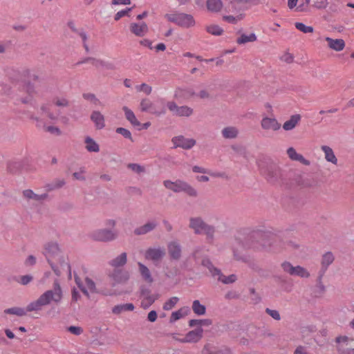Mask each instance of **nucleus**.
I'll use <instances>...</instances> for the list:
<instances>
[{"mask_svg": "<svg viewBox=\"0 0 354 354\" xmlns=\"http://www.w3.org/2000/svg\"><path fill=\"white\" fill-rule=\"evenodd\" d=\"M237 243L243 249L259 250L260 247L279 252L286 248V243L280 237L265 229L250 230L243 240L236 239Z\"/></svg>", "mask_w": 354, "mask_h": 354, "instance_id": "nucleus-1", "label": "nucleus"}, {"mask_svg": "<svg viewBox=\"0 0 354 354\" xmlns=\"http://www.w3.org/2000/svg\"><path fill=\"white\" fill-rule=\"evenodd\" d=\"M62 297V290L58 281L55 280L53 283V288L46 290L41 295L37 300L30 303L26 306V310L19 307H12L6 309L4 313L6 314L22 317L26 315L27 312L39 311L41 310L42 306L48 305L51 301L58 304L61 301Z\"/></svg>", "mask_w": 354, "mask_h": 354, "instance_id": "nucleus-2", "label": "nucleus"}, {"mask_svg": "<svg viewBox=\"0 0 354 354\" xmlns=\"http://www.w3.org/2000/svg\"><path fill=\"white\" fill-rule=\"evenodd\" d=\"M317 181L312 177L301 174L299 171L286 168L282 178V185L288 188L299 186L301 187H313Z\"/></svg>", "mask_w": 354, "mask_h": 354, "instance_id": "nucleus-3", "label": "nucleus"}, {"mask_svg": "<svg viewBox=\"0 0 354 354\" xmlns=\"http://www.w3.org/2000/svg\"><path fill=\"white\" fill-rule=\"evenodd\" d=\"M44 254L45 255L52 270L57 276L61 275V271L58 267L52 261V259H56L62 268L66 266L71 274V266L68 263L65 262L64 257L62 254V252L59 245L55 242L48 243L45 245Z\"/></svg>", "mask_w": 354, "mask_h": 354, "instance_id": "nucleus-4", "label": "nucleus"}, {"mask_svg": "<svg viewBox=\"0 0 354 354\" xmlns=\"http://www.w3.org/2000/svg\"><path fill=\"white\" fill-rule=\"evenodd\" d=\"M261 174L270 184L282 185V178L286 168H281L279 165L271 160H268L259 164Z\"/></svg>", "mask_w": 354, "mask_h": 354, "instance_id": "nucleus-5", "label": "nucleus"}, {"mask_svg": "<svg viewBox=\"0 0 354 354\" xmlns=\"http://www.w3.org/2000/svg\"><path fill=\"white\" fill-rule=\"evenodd\" d=\"M35 93L34 84L31 82L27 81L15 91L12 98L17 102H20L22 104H27L32 102Z\"/></svg>", "mask_w": 354, "mask_h": 354, "instance_id": "nucleus-6", "label": "nucleus"}, {"mask_svg": "<svg viewBox=\"0 0 354 354\" xmlns=\"http://www.w3.org/2000/svg\"><path fill=\"white\" fill-rule=\"evenodd\" d=\"M189 227L194 230L196 234L204 233L208 240L214 239L215 227L206 223L201 217L190 218Z\"/></svg>", "mask_w": 354, "mask_h": 354, "instance_id": "nucleus-7", "label": "nucleus"}, {"mask_svg": "<svg viewBox=\"0 0 354 354\" xmlns=\"http://www.w3.org/2000/svg\"><path fill=\"white\" fill-rule=\"evenodd\" d=\"M163 184L166 188L174 192H183L192 197H196L198 196L197 191L185 181L177 180L175 182H172L169 180H166L163 182Z\"/></svg>", "mask_w": 354, "mask_h": 354, "instance_id": "nucleus-8", "label": "nucleus"}, {"mask_svg": "<svg viewBox=\"0 0 354 354\" xmlns=\"http://www.w3.org/2000/svg\"><path fill=\"white\" fill-rule=\"evenodd\" d=\"M159 105L153 104L149 99L144 98L140 104V111L142 112H149L156 116H160L166 113L165 102L164 99H160L158 101Z\"/></svg>", "mask_w": 354, "mask_h": 354, "instance_id": "nucleus-9", "label": "nucleus"}, {"mask_svg": "<svg viewBox=\"0 0 354 354\" xmlns=\"http://www.w3.org/2000/svg\"><path fill=\"white\" fill-rule=\"evenodd\" d=\"M88 236L94 241L107 243L117 239L118 232L107 228H102L91 232Z\"/></svg>", "mask_w": 354, "mask_h": 354, "instance_id": "nucleus-10", "label": "nucleus"}, {"mask_svg": "<svg viewBox=\"0 0 354 354\" xmlns=\"http://www.w3.org/2000/svg\"><path fill=\"white\" fill-rule=\"evenodd\" d=\"M165 17L170 22H173L183 28H190L195 25V20L192 15L185 13L166 14Z\"/></svg>", "mask_w": 354, "mask_h": 354, "instance_id": "nucleus-11", "label": "nucleus"}, {"mask_svg": "<svg viewBox=\"0 0 354 354\" xmlns=\"http://www.w3.org/2000/svg\"><path fill=\"white\" fill-rule=\"evenodd\" d=\"M108 276L113 281L112 286H115L116 284H124L130 278L129 272L124 269H113Z\"/></svg>", "mask_w": 354, "mask_h": 354, "instance_id": "nucleus-12", "label": "nucleus"}, {"mask_svg": "<svg viewBox=\"0 0 354 354\" xmlns=\"http://www.w3.org/2000/svg\"><path fill=\"white\" fill-rule=\"evenodd\" d=\"M167 108L174 115L179 117L191 115L193 113L192 109L187 106H178L174 102H167L166 104Z\"/></svg>", "mask_w": 354, "mask_h": 354, "instance_id": "nucleus-13", "label": "nucleus"}, {"mask_svg": "<svg viewBox=\"0 0 354 354\" xmlns=\"http://www.w3.org/2000/svg\"><path fill=\"white\" fill-rule=\"evenodd\" d=\"M172 142L174 148L180 147L183 149H190L196 143L193 138H186L183 136H178L172 138Z\"/></svg>", "mask_w": 354, "mask_h": 354, "instance_id": "nucleus-14", "label": "nucleus"}, {"mask_svg": "<svg viewBox=\"0 0 354 354\" xmlns=\"http://www.w3.org/2000/svg\"><path fill=\"white\" fill-rule=\"evenodd\" d=\"M203 329L201 327L188 332L185 337L183 339H178V340L182 343L187 342H198L203 337Z\"/></svg>", "mask_w": 354, "mask_h": 354, "instance_id": "nucleus-15", "label": "nucleus"}, {"mask_svg": "<svg viewBox=\"0 0 354 354\" xmlns=\"http://www.w3.org/2000/svg\"><path fill=\"white\" fill-rule=\"evenodd\" d=\"M165 255V250L163 248H148L145 252V258L153 261L161 260Z\"/></svg>", "mask_w": 354, "mask_h": 354, "instance_id": "nucleus-16", "label": "nucleus"}, {"mask_svg": "<svg viewBox=\"0 0 354 354\" xmlns=\"http://www.w3.org/2000/svg\"><path fill=\"white\" fill-rule=\"evenodd\" d=\"M90 119L94 123L95 127L97 130L102 129L106 126L105 118L99 111H92Z\"/></svg>", "mask_w": 354, "mask_h": 354, "instance_id": "nucleus-17", "label": "nucleus"}, {"mask_svg": "<svg viewBox=\"0 0 354 354\" xmlns=\"http://www.w3.org/2000/svg\"><path fill=\"white\" fill-rule=\"evenodd\" d=\"M181 246L176 241H172L168 245V253L171 259L178 261L181 257Z\"/></svg>", "mask_w": 354, "mask_h": 354, "instance_id": "nucleus-18", "label": "nucleus"}, {"mask_svg": "<svg viewBox=\"0 0 354 354\" xmlns=\"http://www.w3.org/2000/svg\"><path fill=\"white\" fill-rule=\"evenodd\" d=\"M158 223L156 221H148L145 225L140 226L138 227H136L133 230L134 234L137 236L144 235L146 234L151 231H153L156 227H157Z\"/></svg>", "mask_w": 354, "mask_h": 354, "instance_id": "nucleus-19", "label": "nucleus"}, {"mask_svg": "<svg viewBox=\"0 0 354 354\" xmlns=\"http://www.w3.org/2000/svg\"><path fill=\"white\" fill-rule=\"evenodd\" d=\"M261 126L264 130L272 129L273 131H277L281 127V124L275 118L268 117H265L262 119Z\"/></svg>", "mask_w": 354, "mask_h": 354, "instance_id": "nucleus-20", "label": "nucleus"}, {"mask_svg": "<svg viewBox=\"0 0 354 354\" xmlns=\"http://www.w3.org/2000/svg\"><path fill=\"white\" fill-rule=\"evenodd\" d=\"M130 30L138 37H142L148 31V27L145 22L141 24L132 23L130 25Z\"/></svg>", "mask_w": 354, "mask_h": 354, "instance_id": "nucleus-21", "label": "nucleus"}, {"mask_svg": "<svg viewBox=\"0 0 354 354\" xmlns=\"http://www.w3.org/2000/svg\"><path fill=\"white\" fill-rule=\"evenodd\" d=\"M127 262V252H122L115 258L109 262V264L114 269H121L120 268L126 265Z\"/></svg>", "mask_w": 354, "mask_h": 354, "instance_id": "nucleus-22", "label": "nucleus"}, {"mask_svg": "<svg viewBox=\"0 0 354 354\" xmlns=\"http://www.w3.org/2000/svg\"><path fill=\"white\" fill-rule=\"evenodd\" d=\"M287 154L292 160L299 161L306 166H308L310 164V161L306 160L301 154L297 153L293 147H289L287 149Z\"/></svg>", "mask_w": 354, "mask_h": 354, "instance_id": "nucleus-23", "label": "nucleus"}, {"mask_svg": "<svg viewBox=\"0 0 354 354\" xmlns=\"http://www.w3.org/2000/svg\"><path fill=\"white\" fill-rule=\"evenodd\" d=\"M325 40L327 41L328 47L335 51H340L345 47V42L342 39H332L327 37Z\"/></svg>", "mask_w": 354, "mask_h": 354, "instance_id": "nucleus-24", "label": "nucleus"}, {"mask_svg": "<svg viewBox=\"0 0 354 354\" xmlns=\"http://www.w3.org/2000/svg\"><path fill=\"white\" fill-rule=\"evenodd\" d=\"M203 352L205 354H231V351L229 348H217L209 344L205 345Z\"/></svg>", "mask_w": 354, "mask_h": 354, "instance_id": "nucleus-25", "label": "nucleus"}, {"mask_svg": "<svg viewBox=\"0 0 354 354\" xmlns=\"http://www.w3.org/2000/svg\"><path fill=\"white\" fill-rule=\"evenodd\" d=\"M243 250H245L241 248L239 244L237 247H233L232 252L234 260L243 263L248 261L249 256L245 254Z\"/></svg>", "mask_w": 354, "mask_h": 354, "instance_id": "nucleus-26", "label": "nucleus"}, {"mask_svg": "<svg viewBox=\"0 0 354 354\" xmlns=\"http://www.w3.org/2000/svg\"><path fill=\"white\" fill-rule=\"evenodd\" d=\"M139 272L142 276V279L148 283H152L153 279L151 274V272L149 268L143 263H138Z\"/></svg>", "mask_w": 354, "mask_h": 354, "instance_id": "nucleus-27", "label": "nucleus"}, {"mask_svg": "<svg viewBox=\"0 0 354 354\" xmlns=\"http://www.w3.org/2000/svg\"><path fill=\"white\" fill-rule=\"evenodd\" d=\"M301 120L299 114H295L290 116V119L283 124V129L286 131L293 129Z\"/></svg>", "mask_w": 354, "mask_h": 354, "instance_id": "nucleus-28", "label": "nucleus"}, {"mask_svg": "<svg viewBox=\"0 0 354 354\" xmlns=\"http://www.w3.org/2000/svg\"><path fill=\"white\" fill-rule=\"evenodd\" d=\"M201 265L207 268L213 277L217 276L218 274H221V270L214 266L211 260L207 257H204L201 261Z\"/></svg>", "mask_w": 354, "mask_h": 354, "instance_id": "nucleus-29", "label": "nucleus"}, {"mask_svg": "<svg viewBox=\"0 0 354 354\" xmlns=\"http://www.w3.org/2000/svg\"><path fill=\"white\" fill-rule=\"evenodd\" d=\"M321 149L324 151L325 154V159L328 162H330L334 165L337 164V158H336L331 147L326 145H323L321 147Z\"/></svg>", "mask_w": 354, "mask_h": 354, "instance_id": "nucleus-30", "label": "nucleus"}, {"mask_svg": "<svg viewBox=\"0 0 354 354\" xmlns=\"http://www.w3.org/2000/svg\"><path fill=\"white\" fill-rule=\"evenodd\" d=\"M222 136L225 139H234L239 135V130L235 127H225L222 131Z\"/></svg>", "mask_w": 354, "mask_h": 354, "instance_id": "nucleus-31", "label": "nucleus"}, {"mask_svg": "<svg viewBox=\"0 0 354 354\" xmlns=\"http://www.w3.org/2000/svg\"><path fill=\"white\" fill-rule=\"evenodd\" d=\"M85 148L88 152L97 153L100 151L99 145L90 136H86L84 140Z\"/></svg>", "mask_w": 354, "mask_h": 354, "instance_id": "nucleus-32", "label": "nucleus"}, {"mask_svg": "<svg viewBox=\"0 0 354 354\" xmlns=\"http://www.w3.org/2000/svg\"><path fill=\"white\" fill-rule=\"evenodd\" d=\"M334 256L332 252H327L322 256V268L320 271L326 272L328 267L334 261Z\"/></svg>", "mask_w": 354, "mask_h": 354, "instance_id": "nucleus-33", "label": "nucleus"}, {"mask_svg": "<svg viewBox=\"0 0 354 354\" xmlns=\"http://www.w3.org/2000/svg\"><path fill=\"white\" fill-rule=\"evenodd\" d=\"M122 110L124 112L125 117L128 121L134 127H139L141 123L137 120L133 112L129 109L127 106H123Z\"/></svg>", "mask_w": 354, "mask_h": 354, "instance_id": "nucleus-34", "label": "nucleus"}, {"mask_svg": "<svg viewBox=\"0 0 354 354\" xmlns=\"http://www.w3.org/2000/svg\"><path fill=\"white\" fill-rule=\"evenodd\" d=\"M65 185V180L64 179H55L51 183H47L44 186V189L46 192H52L53 190L59 189Z\"/></svg>", "mask_w": 354, "mask_h": 354, "instance_id": "nucleus-35", "label": "nucleus"}, {"mask_svg": "<svg viewBox=\"0 0 354 354\" xmlns=\"http://www.w3.org/2000/svg\"><path fill=\"white\" fill-rule=\"evenodd\" d=\"M257 37L254 33H250L249 35L242 33L240 35V37L236 39V43L240 45L245 44L248 42H254L257 41Z\"/></svg>", "mask_w": 354, "mask_h": 354, "instance_id": "nucleus-36", "label": "nucleus"}, {"mask_svg": "<svg viewBox=\"0 0 354 354\" xmlns=\"http://www.w3.org/2000/svg\"><path fill=\"white\" fill-rule=\"evenodd\" d=\"M223 6L221 0H207V8L212 12H218Z\"/></svg>", "mask_w": 354, "mask_h": 354, "instance_id": "nucleus-37", "label": "nucleus"}, {"mask_svg": "<svg viewBox=\"0 0 354 354\" xmlns=\"http://www.w3.org/2000/svg\"><path fill=\"white\" fill-rule=\"evenodd\" d=\"M133 309L134 306L133 304H125L115 306L112 309V312L114 314L118 315L123 311H131Z\"/></svg>", "mask_w": 354, "mask_h": 354, "instance_id": "nucleus-38", "label": "nucleus"}, {"mask_svg": "<svg viewBox=\"0 0 354 354\" xmlns=\"http://www.w3.org/2000/svg\"><path fill=\"white\" fill-rule=\"evenodd\" d=\"M248 266L255 272L260 276H266V271L261 268L256 262L251 261L250 257H248V261L245 262Z\"/></svg>", "mask_w": 354, "mask_h": 354, "instance_id": "nucleus-39", "label": "nucleus"}, {"mask_svg": "<svg viewBox=\"0 0 354 354\" xmlns=\"http://www.w3.org/2000/svg\"><path fill=\"white\" fill-rule=\"evenodd\" d=\"M192 310L197 315H203L206 313V307L201 304L198 300H194L193 301Z\"/></svg>", "mask_w": 354, "mask_h": 354, "instance_id": "nucleus-40", "label": "nucleus"}, {"mask_svg": "<svg viewBox=\"0 0 354 354\" xmlns=\"http://www.w3.org/2000/svg\"><path fill=\"white\" fill-rule=\"evenodd\" d=\"M217 279L219 281H221L224 284H230L235 282L237 279V277L235 274H232L229 275L228 277L225 276L223 274V273L221 272V274H217Z\"/></svg>", "mask_w": 354, "mask_h": 354, "instance_id": "nucleus-41", "label": "nucleus"}, {"mask_svg": "<svg viewBox=\"0 0 354 354\" xmlns=\"http://www.w3.org/2000/svg\"><path fill=\"white\" fill-rule=\"evenodd\" d=\"M212 324V320L210 319H191L189 322V326L190 327H194L195 326H209Z\"/></svg>", "mask_w": 354, "mask_h": 354, "instance_id": "nucleus-42", "label": "nucleus"}, {"mask_svg": "<svg viewBox=\"0 0 354 354\" xmlns=\"http://www.w3.org/2000/svg\"><path fill=\"white\" fill-rule=\"evenodd\" d=\"M293 276H297L301 278H308L310 277V273L305 268L297 266L295 268Z\"/></svg>", "mask_w": 354, "mask_h": 354, "instance_id": "nucleus-43", "label": "nucleus"}, {"mask_svg": "<svg viewBox=\"0 0 354 354\" xmlns=\"http://www.w3.org/2000/svg\"><path fill=\"white\" fill-rule=\"evenodd\" d=\"M306 4L308 5L312 1V6L317 9L325 8L327 5V0H305Z\"/></svg>", "mask_w": 354, "mask_h": 354, "instance_id": "nucleus-44", "label": "nucleus"}, {"mask_svg": "<svg viewBox=\"0 0 354 354\" xmlns=\"http://www.w3.org/2000/svg\"><path fill=\"white\" fill-rule=\"evenodd\" d=\"M206 30L211 35L219 36L223 32V30L217 25H211L206 27Z\"/></svg>", "mask_w": 354, "mask_h": 354, "instance_id": "nucleus-45", "label": "nucleus"}, {"mask_svg": "<svg viewBox=\"0 0 354 354\" xmlns=\"http://www.w3.org/2000/svg\"><path fill=\"white\" fill-rule=\"evenodd\" d=\"M325 272L324 271L319 272V275L317 279V287L319 288V293L324 294L326 291V287L323 284L322 278L324 275Z\"/></svg>", "mask_w": 354, "mask_h": 354, "instance_id": "nucleus-46", "label": "nucleus"}, {"mask_svg": "<svg viewBox=\"0 0 354 354\" xmlns=\"http://www.w3.org/2000/svg\"><path fill=\"white\" fill-rule=\"evenodd\" d=\"M297 29L300 30L304 33H312L314 31V28L313 26H306L304 24L301 22H296L295 24Z\"/></svg>", "mask_w": 354, "mask_h": 354, "instance_id": "nucleus-47", "label": "nucleus"}, {"mask_svg": "<svg viewBox=\"0 0 354 354\" xmlns=\"http://www.w3.org/2000/svg\"><path fill=\"white\" fill-rule=\"evenodd\" d=\"M127 168L138 174L145 172V167L137 163H129L127 165Z\"/></svg>", "mask_w": 354, "mask_h": 354, "instance_id": "nucleus-48", "label": "nucleus"}, {"mask_svg": "<svg viewBox=\"0 0 354 354\" xmlns=\"http://www.w3.org/2000/svg\"><path fill=\"white\" fill-rule=\"evenodd\" d=\"M195 95V93L190 89L178 88L175 93V97H190Z\"/></svg>", "mask_w": 354, "mask_h": 354, "instance_id": "nucleus-49", "label": "nucleus"}, {"mask_svg": "<svg viewBox=\"0 0 354 354\" xmlns=\"http://www.w3.org/2000/svg\"><path fill=\"white\" fill-rule=\"evenodd\" d=\"M283 272L289 274L291 276H293L295 268L292 263H290L289 261H284L281 265Z\"/></svg>", "mask_w": 354, "mask_h": 354, "instance_id": "nucleus-50", "label": "nucleus"}, {"mask_svg": "<svg viewBox=\"0 0 354 354\" xmlns=\"http://www.w3.org/2000/svg\"><path fill=\"white\" fill-rule=\"evenodd\" d=\"M179 299L177 297H171L168 301H167L163 305V309L165 310H169L177 304Z\"/></svg>", "mask_w": 354, "mask_h": 354, "instance_id": "nucleus-51", "label": "nucleus"}, {"mask_svg": "<svg viewBox=\"0 0 354 354\" xmlns=\"http://www.w3.org/2000/svg\"><path fill=\"white\" fill-rule=\"evenodd\" d=\"M53 103L55 105L59 107H67L70 105L69 100L64 97H55L53 99Z\"/></svg>", "mask_w": 354, "mask_h": 354, "instance_id": "nucleus-52", "label": "nucleus"}, {"mask_svg": "<svg viewBox=\"0 0 354 354\" xmlns=\"http://www.w3.org/2000/svg\"><path fill=\"white\" fill-rule=\"evenodd\" d=\"M115 132L122 135L124 138L129 139L131 142H133L131 133L128 129L123 127H118L115 129Z\"/></svg>", "mask_w": 354, "mask_h": 354, "instance_id": "nucleus-53", "label": "nucleus"}, {"mask_svg": "<svg viewBox=\"0 0 354 354\" xmlns=\"http://www.w3.org/2000/svg\"><path fill=\"white\" fill-rule=\"evenodd\" d=\"M82 97L84 100L90 101L95 105L100 104V100L97 98L95 94L91 93H86L82 94Z\"/></svg>", "mask_w": 354, "mask_h": 354, "instance_id": "nucleus-54", "label": "nucleus"}, {"mask_svg": "<svg viewBox=\"0 0 354 354\" xmlns=\"http://www.w3.org/2000/svg\"><path fill=\"white\" fill-rule=\"evenodd\" d=\"M38 195L33 192L32 189H25L23 191V196L28 200L32 199L38 201Z\"/></svg>", "mask_w": 354, "mask_h": 354, "instance_id": "nucleus-55", "label": "nucleus"}, {"mask_svg": "<svg viewBox=\"0 0 354 354\" xmlns=\"http://www.w3.org/2000/svg\"><path fill=\"white\" fill-rule=\"evenodd\" d=\"M184 310V308H180L177 311L173 312L171 315L169 322L170 323H173L176 322V320L180 319L183 317V311Z\"/></svg>", "mask_w": 354, "mask_h": 354, "instance_id": "nucleus-56", "label": "nucleus"}, {"mask_svg": "<svg viewBox=\"0 0 354 354\" xmlns=\"http://www.w3.org/2000/svg\"><path fill=\"white\" fill-rule=\"evenodd\" d=\"M260 2V0H230V5L232 8L234 7L235 4L239 3H252L253 5H257Z\"/></svg>", "mask_w": 354, "mask_h": 354, "instance_id": "nucleus-57", "label": "nucleus"}, {"mask_svg": "<svg viewBox=\"0 0 354 354\" xmlns=\"http://www.w3.org/2000/svg\"><path fill=\"white\" fill-rule=\"evenodd\" d=\"M266 313L269 315L270 317H272L275 320H280L281 317L280 314L278 310H272L268 308H266Z\"/></svg>", "mask_w": 354, "mask_h": 354, "instance_id": "nucleus-58", "label": "nucleus"}, {"mask_svg": "<svg viewBox=\"0 0 354 354\" xmlns=\"http://www.w3.org/2000/svg\"><path fill=\"white\" fill-rule=\"evenodd\" d=\"M132 9L133 8H127L125 10L118 12L114 17V19L118 21L122 17L128 15L129 12H131Z\"/></svg>", "mask_w": 354, "mask_h": 354, "instance_id": "nucleus-59", "label": "nucleus"}, {"mask_svg": "<svg viewBox=\"0 0 354 354\" xmlns=\"http://www.w3.org/2000/svg\"><path fill=\"white\" fill-rule=\"evenodd\" d=\"M86 284L88 287V288L92 292H97V288L95 287V282L90 279L89 277H86L85 279Z\"/></svg>", "mask_w": 354, "mask_h": 354, "instance_id": "nucleus-60", "label": "nucleus"}, {"mask_svg": "<svg viewBox=\"0 0 354 354\" xmlns=\"http://www.w3.org/2000/svg\"><path fill=\"white\" fill-rule=\"evenodd\" d=\"M45 130L52 134H55L57 136H60L62 133L61 130L58 127L54 126H48L45 127Z\"/></svg>", "mask_w": 354, "mask_h": 354, "instance_id": "nucleus-61", "label": "nucleus"}, {"mask_svg": "<svg viewBox=\"0 0 354 354\" xmlns=\"http://www.w3.org/2000/svg\"><path fill=\"white\" fill-rule=\"evenodd\" d=\"M281 59L288 64H291L294 61V57L292 54L286 53L283 56H281Z\"/></svg>", "mask_w": 354, "mask_h": 354, "instance_id": "nucleus-62", "label": "nucleus"}, {"mask_svg": "<svg viewBox=\"0 0 354 354\" xmlns=\"http://www.w3.org/2000/svg\"><path fill=\"white\" fill-rule=\"evenodd\" d=\"M32 279H33L32 276L26 274V275H24V276L21 277V279H20L19 282L22 285L26 286V285L28 284L30 282H31L32 281Z\"/></svg>", "mask_w": 354, "mask_h": 354, "instance_id": "nucleus-63", "label": "nucleus"}, {"mask_svg": "<svg viewBox=\"0 0 354 354\" xmlns=\"http://www.w3.org/2000/svg\"><path fill=\"white\" fill-rule=\"evenodd\" d=\"M68 330L76 335H79L83 332V330L81 327L75 326L68 327Z\"/></svg>", "mask_w": 354, "mask_h": 354, "instance_id": "nucleus-64", "label": "nucleus"}]
</instances>
